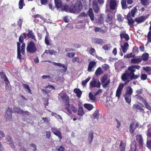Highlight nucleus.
Returning <instances> with one entry per match:
<instances>
[{"label":"nucleus","instance_id":"obj_1","mask_svg":"<svg viewBox=\"0 0 151 151\" xmlns=\"http://www.w3.org/2000/svg\"><path fill=\"white\" fill-rule=\"evenodd\" d=\"M140 68L139 65H132L128 67L122 74L121 76V79L125 83H120L116 90V96L118 99L120 97L125 85L133 80L137 79L139 77V74L135 75L134 72L136 71V69L139 70Z\"/></svg>","mask_w":151,"mask_h":151},{"label":"nucleus","instance_id":"obj_2","mask_svg":"<svg viewBox=\"0 0 151 151\" xmlns=\"http://www.w3.org/2000/svg\"><path fill=\"white\" fill-rule=\"evenodd\" d=\"M26 50L27 52L29 53H35L37 51L35 44L32 41L28 42L26 47Z\"/></svg>","mask_w":151,"mask_h":151},{"label":"nucleus","instance_id":"obj_3","mask_svg":"<svg viewBox=\"0 0 151 151\" xmlns=\"http://www.w3.org/2000/svg\"><path fill=\"white\" fill-rule=\"evenodd\" d=\"M27 37L26 33H23L21 35L19 39V42L22 44L21 46L22 54V55H24L25 53V49L26 45L24 42V40Z\"/></svg>","mask_w":151,"mask_h":151},{"label":"nucleus","instance_id":"obj_4","mask_svg":"<svg viewBox=\"0 0 151 151\" xmlns=\"http://www.w3.org/2000/svg\"><path fill=\"white\" fill-rule=\"evenodd\" d=\"M89 86L91 90L95 87L99 88L101 86V83L99 81L97 82L96 79H93L90 83Z\"/></svg>","mask_w":151,"mask_h":151},{"label":"nucleus","instance_id":"obj_5","mask_svg":"<svg viewBox=\"0 0 151 151\" xmlns=\"http://www.w3.org/2000/svg\"><path fill=\"white\" fill-rule=\"evenodd\" d=\"M114 17V14L112 12H109L107 16V17L106 19V21L108 23H109V24H113L114 26L113 27H114L115 24L112 22V20L113 17ZM113 27L112 26H111Z\"/></svg>","mask_w":151,"mask_h":151},{"label":"nucleus","instance_id":"obj_6","mask_svg":"<svg viewBox=\"0 0 151 151\" xmlns=\"http://www.w3.org/2000/svg\"><path fill=\"white\" fill-rule=\"evenodd\" d=\"M150 15L149 14H147L145 16H142L140 17L136 18L134 19V21L138 23L144 22L145 20L147 19Z\"/></svg>","mask_w":151,"mask_h":151},{"label":"nucleus","instance_id":"obj_7","mask_svg":"<svg viewBox=\"0 0 151 151\" xmlns=\"http://www.w3.org/2000/svg\"><path fill=\"white\" fill-rule=\"evenodd\" d=\"M139 126V123L136 122H132L129 125V131L130 133H133L135 129Z\"/></svg>","mask_w":151,"mask_h":151},{"label":"nucleus","instance_id":"obj_8","mask_svg":"<svg viewBox=\"0 0 151 151\" xmlns=\"http://www.w3.org/2000/svg\"><path fill=\"white\" fill-rule=\"evenodd\" d=\"M74 8L75 9V12H78L81 11L83 9L81 2L79 1H77L75 4Z\"/></svg>","mask_w":151,"mask_h":151},{"label":"nucleus","instance_id":"obj_9","mask_svg":"<svg viewBox=\"0 0 151 151\" xmlns=\"http://www.w3.org/2000/svg\"><path fill=\"white\" fill-rule=\"evenodd\" d=\"M51 130L53 134L58 137L60 140L62 139L61 132L57 128H52Z\"/></svg>","mask_w":151,"mask_h":151},{"label":"nucleus","instance_id":"obj_10","mask_svg":"<svg viewBox=\"0 0 151 151\" xmlns=\"http://www.w3.org/2000/svg\"><path fill=\"white\" fill-rule=\"evenodd\" d=\"M28 39H31L34 40V41L36 42L37 41L35 36L32 30L29 29L28 30V32L26 34Z\"/></svg>","mask_w":151,"mask_h":151},{"label":"nucleus","instance_id":"obj_11","mask_svg":"<svg viewBox=\"0 0 151 151\" xmlns=\"http://www.w3.org/2000/svg\"><path fill=\"white\" fill-rule=\"evenodd\" d=\"M60 97L63 101V102L65 104H68L69 105V99L68 96L65 93L60 94Z\"/></svg>","mask_w":151,"mask_h":151},{"label":"nucleus","instance_id":"obj_12","mask_svg":"<svg viewBox=\"0 0 151 151\" xmlns=\"http://www.w3.org/2000/svg\"><path fill=\"white\" fill-rule=\"evenodd\" d=\"M91 42L93 43L97 44L99 45L103 44L104 42L103 40L101 39L97 38H92L91 39Z\"/></svg>","mask_w":151,"mask_h":151},{"label":"nucleus","instance_id":"obj_13","mask_svg":"<svg viewBox=\"0 0 151 151\" xmlns=\"http://www.w3.org/2000/svg\"><path fill=\"white\" fill-rule=\"evenodd\" d=\"M12 111L11 109H9L5 114V118L6 121L10 120L12 117Z\"/></svg>","mask_w":151,"mask_h":151},{"label":"nucleus","instance_id":"obj_14","mask_svg":"<svg viewBox=\"0 0 151 151\" xmlns=\"http://www.w3.org/2000/svg\"><path fill=\"white\" fill-rule=\"evenodd\" d=\"M17 58L21 60L22 58V55L21 53H22L21 49H20L21 43L19 42H17Z\"/></svg>","mask_w":151,"mask_h":151},{"label":"nucleus","instance_id":"obj_15","mask_svg":"<svg viewBox=\"0 0 151 151\" xmlns=\"http://www.w3.org/2000/svg\"><path fill=\"white\" fill-rule=\"evenodd\" d=\"M93 9L94 12L98 13L99 11V8L98 6V4L96 1L93 2Z\"/></svg>","mask_w":151,"mask_h":151},{"label":"nucleus","instance_id":"obj_16","mask_svg":"<svg viewBox=\"0 0 151 151\" xmlns=\"http://www.w3.org/2000/svg\"><path fill=\"white\" fill-rule=\"evenodd\" d=\"M117 6V3L115 0H111L110 2L109 7L110 9H115Z\"/></svg>","mask_w":151,"mask_h":151},{"label":"nucleus","instance_id":"obj_17","mask_svg":"<svg viewBox=\"0 0 151 151\" xmlns=\"http://www.w3.org/2000/svg\"><path fill=\"white\" fill-rule=\"evenodd\" d=\"M127 18L128 20V25L130 26H133V24L134 22V21L131 16L130 12H129L127 14Z\"/></svg>","mask_w":151,"mask_h":151},{"label":"nucleus","instance_id":"obj_18","mask_svg":"<svg viewBox=\"0 0 151 151\" xmlns=\"http://www.w3.org/2000/svg\"><path fill=\"white\" fill-rule=\"evenodd\" d=\"M120 36L121 39L124 38L126 41H128L129 39L128 35L125 31L122 32Z\"/></svg>","mask_w":151,"mask_h":151},{"label":"nucleus","instance_id":"obj_19","mask_svg":"<svg viewBox=\"0 0 151 151\" xmlns=\"http://www.w3.org/2000/svg\"><path fill=\"white\" fill-rule=\"evenodd\" d=\"M0 75L1 78L4 80L6 85L7 86V85L9 83V82L7 77H6L4 73L3 72H0Z\"/></svg>","mask_w":151,"mask_h":151},{"label":"nucleus","instance_id":"obj_20","mask_svg":"<svg viewBox=\"0 0 151 151\" xmlns=\"http://www.w3.org/2000/svg\"><path fill=\"white\" fill-rule=\"evenodd\" d=\"M87 14L88 16L90 17L91 21H93L94 20V16L92 9L91 8L89 9L87 12Z\"/></svg>","mask_w":151,"mask_h":151},{"label":"nucleus","instance_id":"obj_21","mask_svg":"<svg viewBox=\"0 0 151 151\" xmlns=\"http://www.w3.org/2000/svg\"><path fill=\"white\" fill-rule=\"evenodd\" d=\"M52 64L55 66H58L60 67H62L64 68V69H62L63 72H65L67 70V68L65 67L64 64H63L61 63H57L55 62H53Z\"/></svg>","mask_w":151,"mask_h":151},{"label":"nucleus","instance_id":"obj_22","mask_svg":"<svg viewBox=\"0 0 151 151\" xmlns=\"http://www.w3.org/2000/svg\"><path fill=\"white\" fill-rule=\"evenodd\" d=\"M129 45L127 42L124 43L123 45H121V47L122 49L123 52L124 53L127 52V50L128 49V47H129Z\"/></svg>","mask_w":151,"mask_h":151},{"label":"nucleus","instance_id":"obj_23","mask_svg":"<svg viewBox=\"0 0 151 151\" xmlns=\"http://www.w3.org/2000/svg\"><path fill=\"white\" fill-rule=\"evenodd\" d=\"M96 63L94 61H92L90 62L89 63L88 66V70L89 72H91L92 71V69L94 66L96 65Z\"/></svg>","mask_w":151,"mask_h":151},{"label":"nucleus","instance_id":"obj_24","mask_svg":"<svg viewBox=\"0 0 151 151\" xmlns=\"http://www.w3.org/2000/svg\"><path fill=\"white\" fill-rule=\"evenodd\" d=\"M93 132L91 131L88 134V140L89 145L91 144L93 138Z\"/></svg>","mask_w":151,"mask_h":151},{"label":"nucleus","instance_id":"obj_25","mask_svg":"<svg viewBox=\"0 0 151 151\" xmlns=\"http://www.w3.org/2000/svg\"><path fill=\"white\" fill-rule=\"evenodd\" d=\"M136 139L139 144L140 145H142L143 144V139L141 135H137L136 136Z\"/></svg>","mask_w":151,"mask_h":151},{"label":"nucleus","instance_id":"obj_26","mask_svg":"<svg viewBox=\"0 0 151 151\" xmlns=\"http://www.w3.org/2000/svg\"><path fill=\"white\" fill-rule=\"evenodd\" d=\"M141 58H134L131 59V62L132 64H139L142 61Z\"/></svg>","mask_w":151,"mask_h":151},{"label":"nucleus","instance_id":"obj_27","mask_svg":"<svg viewBox=\"0 0 151 151\" xmlns=\"http://www.w3.org/2000/svg\"><path fill=\"white\" fill-rule=\"evenodd\" d=\"M137 146L136 142L135 141H133L131 144V150L132 151H138Z\"/></svg>","mask_w":151,"mask_h":151},{"label":"nucleus","instance_id":"obj_28","mask_svg":"<svg viewBox=\"0 0 151 151\" xmlns=\"http://www.w3.org/2000/svg\"><path fill=\"white\" fill-rule=\"evenodd\" d=\"M133 93V90L130 86H128L126 88L125 95H131Z\"/></svg>","mask_w":151,"mask_h":151},{"label":"nucleus","instance_id":"obj_29","mask_svg":"<svg viewBox=\"0 0 151 151\" xmlns=\"http://www.w3.org/2000/svg\"><path fill=\"white\" fill-rule=\"evenodd\" d=\"M119 147V151H125L126 148L125 144L122 141H121Z\"/></svg>","mask_w":151,"mask_h":151},{"label":"nucleus","instance_id":"obj_30","mask_svg":"<svg viewBox=\"0 0 151 151\" xmlns=\"http://www.w3.org/2000/svg\"><path fill=\"white\" fill-rule=\"evenodd\" d=\"M54 2L55 5L57 8H60L62 6V4L61 0H54Z\"/></svg>","mask_w":151,"mask_h":151},{"label":"nucleus","instance_id":"obj_31","mask_svg":"<svg viewBox=\"0 0 151 151\" xmlns=\"http://www.w3.org/2000/svg\"><path fill=\"white\" fill-rule=\"evenodd\" d=\"M73 92L76 94L78 98L81 97L82 94V92L79 89L77 88H75L73 90Z\"/></svg>","mask_w":151,"mask_h":151},{"label":"nucleus","instance_id":"obj_32","mask_svg":"<svg viewBox=\"0 0 151 151\" xmlns=\"http://www.w3.org/2000/svg\"><path fill=\"white\" fill-rule=\"evenodd\" d=\"M131 95L124 94V96L126 102L129 104H130L131 102Z\"/></svg>","mask_w":151,"mask_h":151},{"label":"nucleus","instance_id":"obj_33","mask_svg":"<svg viewBox=\"0 0 151 151\" xmlns=\"http://www.w3.org/2000/svg\"><path fill=\"white\" fill-rule=\"evenodd\" d=\"M103 73V70H101L100 67H99L96 70L95 73V75L96 76H99L102 74Z\"/></svg>","mask_w":151,"mask_h":151},{"label":"nucleus","instance_id":"obj_34","mask_svg":"<svg viewBox=\"0 0 151 151\" xmlns=\"http://www.w3.org/2000/svg\"><path fill=\"white\" fill-rule=\"evenodd\" d=\"M84 106L86 109L89 111L92 110L93 108V105L90 104H85Z\"/></svg>","mask_w":151,"mask_h":151},{"label":"nucleus","instance_id":"obj_35","mask_svg":"<svg viewBox=\"0 0 151 151\" xmlns=\"http://www.w3.org/2000/svg\"><path fill=\"white\" fill-rule=\"evenodd\" d=\"M149 55V54L147 53L143 54L141 58L142 59V60H143L144 61H147L148 59Z\"/></svg>","mask_w":151,"mask_h":151},{"label":"nucleus","instance_id":"obj_36","mask_svg":"<svg viewBox=\"0 0 151 151\" xmlns=\"http://www.w3.org/2000/svg\"><path fill=\"white\" fill-rule=\"evenodd\" d=\"M84 114V112L82 107H79L78 109V114L79 116H83Z\"/></svg>","mask_w":151,"mask_h":151},{"label":"nucleus","instance_id":"obj_37","mask_svg":"<svg viewBox=\"0 0 151 151\" xmlns=\"http://www.w3.org/2000/svg\"><path fill=\"white\" fill-rule=\"evenodd\" d=\"M143 69L147 72L149 75H151V67H143Z\"/></svg>","mask_w":151,"mask_h":151},{"label":"nucleus","instance_id":"obj_38","mask_svg":"<svg viewBox=\"0 0 151 151\" xmlns=\"http://www.w3.org/2000/svg\"><path fill=\"white\" fill-rule=\"evenodd\" d=\"M126 0H122L121 4L122 9H126L127 8V6L126 4Z\"/></svg>","mask_w":151,"mask_h":151},{"label":"nucleus","instance_id":"obj_39","mask_svg":"<svg viewBox=\"0 0 151 151\" xmlns=\"http://www.w3.org/2000/svg\"><path fill=\"white\" fill-rule=\"evenodd\" d=\"M49 34L48 32H46V35L45 36V43L47 45H48L50 44V41L49 40Z\"/></svg>","mask_w":151,"mask_h":151},{"label":"nucleus","instance_id":"obj_40","mask_svg":"<svg viewBox=\"0 0 151 151\" xmlns=\"http://www.w3.org/2000/svg\"><path fill=\"white\" fill-rule=\"evenodd\" d=\"M137 9L135 7H134L133 9L131 10V12H129L130 16H131L133 17H134L135 14L137 12Z\"/></svg>","mask_w":151,"mask_h":151},{"label":"nucleus","instance_id":"obj_41","mask_svg":"<svg viewBox=\"0 0 151 151\" xmlns=\"http://www.w3.org/2000/svg\"><path fill=\"white\" fill-rule=\"evenodd\" d=\"M23 86L24 88L27 89L28 91V92L30 94H32L31 90L30 88L29 85L26 84H23Z\"/></svg>","mask_w":151,"mask_h":151},{"label":"nucleus","instance_id":"obj_42","mask_svg":"<svg viewBox=\"0 0 151 151\" xmlns=\"http://www.w3.org/2000/svg\"><path fill=\"white\" fill-rule=\"evenodd\" d=\"M25 5L24 0H20L19 2V8L22 9Z\"/></svg>","mask_w":151,"mask_h":151},{"label":"nucleus","instance_id":"obj_43","mask_svg":"<svg viewBox=\"0 0 151 151\" xmlns=\"http://www.w3.org/2000/svg\"><path fill=\"white\" fill-rule=\"evenodd\" d=\"M108 78V76L106 74H104L102 78L101 79V82L102 84L105 83L106 81L107 80Z\"/></svg>","mask_w":151,"mask_h":151},{"label":"nucleus","instance_id":"obj_44","mask_svg":"<svg viewBox=\"0 0 151 151\" xmlns=\"http://www.w3.org/2000/svg\"><path fill=\"white\" fill-rule=\"evenodd\" d=\"M13 109L14 111L18 114H22V110H21L19 107H14Z\"/></svg>","mask_w":151,"mask_h":151},{"label":"nucleus","instance_id":"obj_45","mask_svg":"<svg viewBox=\"0 0 151 151\" xmlns=\"http://www.w3.org/2000/svg\"><path fill=\"white\" fill-rule=\"evenodd\" d=\"M99 111L98 110H96L93 114V117L94 119H98L99 118Z\"/></svg>","mask_w":151,"mask_h":151},{"label":"nucleus","instance_id":"obj_46","mask_svg":"<svg viewBox=\"0 0 151 151\" xmlns=\"http://www.w3.org/2000/svg\"><path fill=\"white\" fill-rule=\"evenodd\" d=\"M133 107L140 111H144V109L142 108V107L140 106L138 104L133 105Z\"/></svg>","mask_w":151,"mask_h":151},{"label":"nucleus","instance_id":"obj_47","mask_svg":"<svg viewBox=\"0 0 151 151\" xmlns=\"http://www.w3.org/2000/svg\"><path fill=\"white\" fill-rule=\"evenodd\" d=\"M91 79V78L88 77L87 79L85 80H83L82 81V86H86L87 83Z\"/></svg>","mask_w":151,"mask_h":151},{"label":"nucleus","instance_id":"obj_48","mask_svg":"<svg viewBox=\"0 0 151 151\" xmlns=\"http://www.w3.org/2000/svg\"><path fill=\"white\" fill-rule=\"evenodd\" d=\"M110 83V79L108 80L105 83L102 84L103 87L104 88H106L107 87H108L109 86Z\"/></svg>","mask_w":151,"mask_h":151},{"label":"nucleus","instance_id":"obj_49","mask_svg":"<svg viewBox=\"0 0 151 151\" xmlns=\"http://www.w3.org/2000/svg\"><path fill=\"white\" fill-rule=\"evenodd\" d=\"M135 97L137 99H139L140 101H142L143 103L146 100L143 98L142 97L138 94L135 95Z\"/></svg>","mask_w":151,"mask_h":151},{"label":"nucleus","instance_id":"obj_50","mask_svg":"<svg viewBox=\"0 0 151 151\" xmlns=\"http://www.w3.org/2000/svg\"><path fill=\"white\" fill-rule=\"evenodd\" d=\"M117 19L119 22H122L124 20V18L120 14H118L117 15Z\"/></svg>","mask_w":151,"mask_h":151},{"label":"nucleus","instance_id":"obj_51","mask_svg":"<svg viewBox=\"0 0 151 151\" xmlns=\"http://www.w3.org/2000/svg\"><path fill=\"white\" fill-rule=\"evenodd\" d=\"M75 54L74 52H68L66 54V55L70 58H73Z\"/></svg>","mask_w":151,"mask_h":151},{"label":"nucleus","instance_id":"obj_52","mask_svg":"<svg viewBox=\"0 0 151 151\" xmlns=\"http://www.w3.org/2000/svg\"><path fill=\"white\" fill-rule=\"evenodd\" d=\"M72 61L73 63H74L75 62H76L78 63H80L81 61L79 60V58L77 57H74L72 59Z\"/></svg>","mask_w":151,"mask_h":151},{"label":"nucleus","instance_id":"obj_53","mask_svg":"<svg viewBox=\"0 0 151 151\" xmlns=\"http://www.w3.org/2000/svg\"><path fill=\"white\" fill-rule=\"evenodd\" d=\"M65 105L66 106L65 108V109L67 110L70 114H72V111L70 108V105L69 103V105L68 104H65Z\"/></svg>","mask_w":151,"mask_h":151},{"label":"nucleus","instance_id":"obj_54","mask_svg":"<svg viewBox=\"0 0 151 151\" xmlns=\"http://www.w3.org/2000/svg\"><path fill=\"white\" fill-rule=\"evenodd\" d=\"M108 28L105 25L104 27H102L101 28V32L103 33H105L108 30Z\"/></svg>","mask_w":151,"mask_h":151},{"label":"nucleus","instance_id":"obj_55","mask_svg":"<svg viewBox=\"0 0 151 151\" xmlns=\"http://www.w3.org/2000/svg\"><path fill=\"white\" fill-rule=\"evenodd\" d=\"M141 4L144 6H146L148 5L149 2L148 0H140Z\"/></svg>","mask_w":151,"mask_h":151},{"label":"nucleus","instance_id":"obj_56","mask_svg":"<svg viewBox=\"0 0 151 151\" xmlns=\"http://www.w3.org/2000/svg\"><path fill=\"white\" fill-rule=\"evenodd\" d=\"M104 22V20L103 17L101 16H100L98 19L97 21L98 23L99 24H101L103 23Z\"/></svg>","mask_w":151,"mask_h":151},{"label":"nucleus","instance_id":"obj_57","mask_svg":"<svg viewBox=\"0 0 151 151\" xmlns=\"http://www.w3.org/2000/svg\"><path fill=\"white\" fill-rule=\"evenodd\" d=\"M145 105L146 108L149 110H151V107L150 106L149 104L147 102L146 100L143 102Z\"/></svg>","mask_w":151,"mask_h":151},{"label":"nucleus","instance_id":"obj_58","mask_svg":"<svg viewBox=\"0 0 151 151\" xmlns=\"http://www.w3.org/2000/svg\"><path fill=\"white\" fill-rule=\"evenodd\" d=\"M96 96H95L93 95L91 93H89V97L90 99L93 101L95 100L96 99Z\"/></svg>","mask_w":151,"mask_h":151},{"label":"nucleus","instance_id":"obj_59","mask_svg":"<svg viewBox=\"0 0 151 151\" xmlns=\"http://www.w3.org/2000/svg\"><path fill=\"white\" fill-rule=\"evenodd\" d=\"M147 78V76L146 74H142L141 75V79L142 80H145Z\"/></svg>","mask_w":151,"mask_h":151},{"label":"nucleus","instance_id":"obj_60","mask_svg":"<svg viewBox=\"0 0 151 151\" xmlns=\"http://www.w3.org/2000/svg\"><path fill=\"white\" fill-rule=\"evenodd\" d=\"M22 20L21 19H20L17 22V25L20 28L22 27Z\"/></svg>","mask_w":151,"mask_h":151},{"label":"nucleus","instance_id":"obj_61","mask_svg":"<svg viewBox=\"0 0 151 151\" xmlns=\"http://www.w3.org/2000/svg\"><path fill=\"white\" fill-rule=\"evenodd\" d=\"M5 139L6 141L8 142H12L13 141V139H12V138L9 136H7L6 138Z\"/></svg>","mask_w":151,"mask_h":151},{"label":"nucleus","instance_id":"obj_62","mask_svg":"<svg viewBox=\"0 0 151 151\" xmlns=\"http://www.w3.org/2000/svg\"><path fill=\"white\" fill-rule=\"evenodd\" d=\"M147 40L149 42H151V32L150 31H149L148 33Z\"/></svg>","mask_w":151,"mask_h":151},{"label":"nucleus","instance_id":"obj_63","mask_svg":"<svg viewBox=\"0 0 151 151\" xmlns=\"http://www.w3.org/2000/svg\"><path fill=\"white\" fill-rule=\"evenodd\" d=\"M109 68V66L106 64H104L102 68L104 70H107Z\"/></svg>","mask_w":151,"mask_h":151},{"label":"nucleus","instance_id":"obj_64","mask_svg":"<svg viewBox=\"0 0 151 151\" xmlns=\"http://www.w3.org/2000/svg\"><path fill=\"white\" fill-rule=\"evenodd\" d=\"M132 56V53H128L126 54V55H125L124 57L126 58H131Z\"/></svg>","mask_w":151,"mask_h":151}]
</instances>
